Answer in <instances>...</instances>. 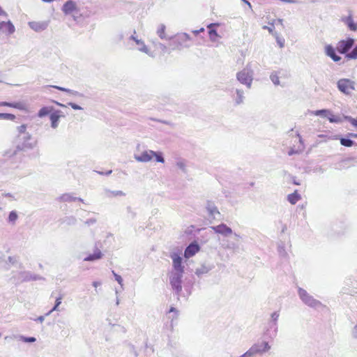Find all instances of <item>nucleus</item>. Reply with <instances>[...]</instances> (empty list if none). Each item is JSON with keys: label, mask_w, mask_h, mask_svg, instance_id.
<instances>
[{"label": "nucleus", "mask_w": 357, "mask_h": 357, "mask_svg": "<svg viewBox=\"0 0 357 357\" xmlns=\"http://www.w3.org/2000/svg\"><path fill=\"white\" fill-rule=\"evenodd\" d=\"M157 33L161 39H165L167 38L165 25L160 24L157 30Z\"/></svg>", "instance_id": "412c9836"}, {"label": "nucleus", "mask_w": 357, "mask_h": 357, "mask_svg": "<svg viewBox=\"0 0 357 357\" xmlns=\"http://www.w3.org/2000/svg\"><path fill=\"white\" fill-rule=\"evenodd\" d=\"M263 18H265L266 22H267L268 23V22H271V20L273 19V18H271L269 15H264L263 17Z\"/></svg>", "instance_id": "58836bf2"}, {"label": "nucleus", "mask_w": 357, "mask_h": 357, "mask_svg": "<svg viewBox=\"0 0 357 357\" xmlns=\"http://www.w3.org/2000/svg\"><path fill=\"white\" fill-rule=\"evenodd\" d=\"M0 106H6L9 107L15 108L20 110H26V106L22 102H0Z\"/></svg>", "instance_id": "ddd939ff"}, {"label": "nucleus", "mask_w": 357, "mask_h": 357, "mask_svg": "<svg viewBox=\"0 0 357 357\" xmlns=\"http://www.w3.org/2000/svg\"><path fill=\"white\" fill-rule=\"evenodd\" d=\"M54 87L60 91H66V89L63 87H60V86H54Z\"/></svg>", "instance_id": "c03bdc74"}, {"label": "nucleus", "mask_w": 357, "mask_h": 357, "mask_svg": "<svg viewBox=\"0 0 357 357\" xmlns=\"http://www.w3.org/2000/svg\"><path fill=\"white\" fill-rule=\"evenodd\" d=\"M213 229L215 233L221 234L225 236H229L232 233L231 229L225 224H221L216 227H213Z\"/></svg>", "instance_id": "9d476101"}, {"label": "nucleus", "mask_w": 357, "mask_h": 357, "mask_svg": "<svg viewBox=\"0 0 357 357\" xmlns=\"http://www.w3.org/2000/svg\"><path fill=\"white\" fill-rule=\"evenodd\" d=\"M7 26H8L10 33H13L15 30L14 26L10 23H8Z\"/></svg>", "instance_id": "c9c22d12"}, {"label": "nucleus", "mask_w": 357, "mask_h": 357, "mask_svg": "<svg viewBox=\"0 0 357 357\" xmlns=\"http://www.w3.org/2000/svg\"><path fill=\"white\" fill-rule=\"evenodd\" d=\"M270 349L268 344L266 342H263L260 345L255 344L252 347L248 352H246L242 357H246L248 355L252 354L261 353L268 351Z\"/></svg>", "instance_id": "423d86ee"}, {"label": "nucleus", "mask_w": 357, "mask_h": 357, "mask_svg": "<svg viewBox=\"0 0 357 357\" xmlns=\"http://www.w3.org/2000/svg\"><path fill=\"white\" fill-rule=\"evenodd\" d=\"M199 250V246L197 243H191L186 248L184 256L185 258H190L198 252Z\"/></svg>", "instance_id": "1a4fd4ad"}, {"label": "nucleus", "mask_w": 357, "mask_h": 357, "mask_svg": "<svg viewBox=\"0 0 357 357\" xmlns=\"http://www.w3.org/2000/svg\"><path fill=\"white\" fill-rule=\"evenodd\" d=\"M61 299H62L61 297H59V298H56L55 306L54 307L52 310H57V307L61 303Z\"/></svg>", "instance_id": "2f4dec72"}, {"label": "nucleus", "mask_w": 357, "mask_h": 357, "mask_svg": "<svg viewBox=\"0 0 357 357\" xmlns=\"http://www.w3.org/2000/svg\"><path fill=\"white\" fill-rule=\"evenodd\" d=\"M3 113H0V118L2 119Z\"/></svg>", "instance_id": "603ef678"}, {"label": "nucleus", "mask_w": 357, "mask_h": 357, "mask_svg": "<svg viewBox=\"0 0 357 357\" xmlns=\"http://www.w3.org/2000/svg\"><path fill=\"white\" fill-rule=\"evenodd\" d=\"M3 13V10H2V8L0 7V15H1Z\"/></svg>", "instance_id": "3c124183"}, {"label": "nucleus", "mask_w": 357, "mask_h": 357, "mask_svg": "<svg viewBox=\"0 0 357 357\" xmlns=\"http://www.w3.org/2000/svg\"><path fill=\"white\" fill-rule=\"evenodd\" d=\"M17 218L18 216L17 213L15 211H11L8 216V220L12 223H14L17 220Z\"/></svg>", "instance_id": "393cba45"}, {"label": "nucleus", "mask_w": 357, "mask_h": 357, "mask_svg": "<svg viewBox=\"0 0 357 357\" xmlns=\"http://www.w3.org/2000/svg\"><path fill=\"white\" fill-rule=\"evenodd\" d=\"M278 316H279V315H278L277 313H275H275H273V314H272V317H273L275 320H276V319H277V318L278 317Z\"/></svg>", "instance_id": "37998d69"}, {"label": "nucleus", "mask_w": 357, "mask_h": 357, "mask_svg": "<svg viewBox=\"0 0 357 357\" xmlns=\"http://www.w3.org/2000/svg\"><path fill=\"white\" fill-rule=\"evenodd\" d=\"M328 113H329V111L327 109H320V110H317V111L314 112V114L316 116H320V115L326 116V114H328Z\"/></svg>", "instance_id": "c85d7f7f"}, {"label": "nucleus", "mask_w": 357, "mask_h": 357, "mask_svg": "<svg viewBox=\"0 0 357 357\" xmlns=\"http://www.w3.org/2000/svg\"><path fill=\"white\" fill-rule=\"evenodd\" d=\"M355 82L347 78L340 79L337 82L339 91L347 96L355 90Z\"/></svg>", "instance_id": "f03ea898"}, {"label": "nucleus", "mask_w": 357, "mask_h": 357, "mask_svg": "<svg viewBox=\"0 0 357 357\" xmlns=\"http://www.w3.org/2000/svg\"><path fill=\"white\" fill-rule=\"evenodd\" d=\"M190 37L185 33H178L169 38V47L172 50H181L189 46Z\"/></svg>", "instance_id": "f257e3e1"}, {"label": "nucleus", "mask_w": 357, "mask_h": 357, "mask_svg": "<svg viewBox=\"0 0 357 357\" xmlns=\"http://www.w3.org/2000/svg\"><path fill=\"white\" fill-rule=\"evenodd\" d=\"M153 154H155L153 151H145L139 155L135 156V159L139 162H149L153 158Z\"/></svg>", "instance_id": "9b49d317"}, {"label": "nucleus", "mask_w": 357, "mask_h": 357, "mask_svg": "<svg viewBox=\"0 0 357 357\" xmlns=\"http://www.w3.org/2000/svg\"><path fill=\"white\" fill-rule=\"evenodd\" d=\"M318 137L324 138L326 140L330 139V137L327 135H319Z\"/></svg>", "instance_id": "79ce46f5"}, {"label": "nucleus", "mask_w": 357, "mask_h": 357, "mask_svg": "<svg viewBox=\"0 0 357 357\" xmlns=\"http://www.w3.org/2000/svg\"><path fill=\"white\" fill-rule=\"evenodd\" d=\"M26 128V126H25V125H22V126H20L18 128V130H19V131H20V132H25Z\"/></svg>", "instance_id": "e433bc0d"}, {"label": "nucleus", "mask_w": 357, "mask_h": 357, "mask_svg": "<svg viewBox=\"0 0 357 357\" xmlns=\"http://www.w3.org/2000/svg\"><path fill=\"white\" fill-rule=\"evenodd\" d=\"M113 273H114V277H115L116 280V281H117L120 284H121V283H122V282H123V279H122V278H121L120 275H119L116 274L114 271H113Z\"/></svg>", "instance_id": "72a5a7b5"}, {"label": "nucleus", "mask_w": 357, "mask_h": 357, "mask_svg": "<svg viewBox=\"0 0 357 357\" xmlns=\"http://www.w3.org/2000/svg\"><path fill=\"white\" fill-rule=\"evenodd\" d=\"M218 24L212 23L208 25V28L209 29L208 35L210 39L213 41H216L220 36L218 34L217 31L215 29H213L212 27L218 26Z\"/></svg>", "instance_id": "dca6fc26"}, {"label": "nucleus", "mask_w": 357, "mask_h": 357, "mask_svg": "<svg viewBox=\"0 0 357 357\" xmlns=\"http://www.w3.org/2000/svg\"><path fill=\"white\" fill-rule=\"evenodd\" d=\"M301 195L298 193V191L296 190L293 193L289 194L287 196V200L291 204H295L301 199Z\"/></svg>", "instance_id": "6ab92c4d"}, {"label": "nucleus", "mask_w": 357, "mask_h": 357, "mask_svg": "<svg viewBox=\"0 0 357 357\" xmlns=\"http://www.w3.org/2000/svg\"><path fill=\"white\" fill-rule=\"evenodd\" d=\"M172 259L173 260L174 268L177 271V273H183L184 271V268L182 266L181 257L176 254H174L172 255Z\"/></svg>", "instance_id": "6e6552de"}, {"label": "nucleus", "mask_w": 357, "mask_h": 357, "mask_svg": "<svg viewBox=\"0 0 357 357\" xmlns=\"http://www.w3.org/2000/svg\"><path fill=\"white\" fill-rule=\"evenodd\" d=\"M76 9V4L74 1L70 0L66 1L63 6V11L66 14H69Z\"/></svg>", "instance_id": "2eb2a0df"}, {"label": "nucleus", "mask_w": 357, "mask_h": 357, "mask_svg": "<svg viewBox=\"0 0 357 357\" xmlns=\"http://www.w3.org/2000/svg\"><path fill=\"white\" fill-rule=\"evenodd\" d=\"M326 53L334 61H339L341 59L340 56L335 54V50L331 45H327L326 47Z\"/></svg>", "instance_id": "f3484780"}, {"label": "nucleus", "mask_w": 357, "mask_h": 357, "mask_svg": "<svg viewBox=\"0 0 357 357\" xmlns=\"http://www.w3.org/2000/svg\"><path fill=\"white\" fill-rule=\"evenodd\" d=\"M102 257V252L100 251V249L96 248L94 250V252L93 254L89 255L86 257L84 258V260L86 261H91L100 259Z\"/></svg>", "instance_id": "4468645a"}, {"label": "nucleus", "mask_w": 357, "mask_h": 357, "mask_svg": "<svg viewBox=\"0 0 357 357\" xmlns=\"http://www.w3.org/2000/svg\"><path fill=\"white\" fill-rule=\"evenodd\" d=\"M72 107H73V108H74V109H79V108L78 106H77V105H72Z\"/></svg>", "instance_id": "49530a36"}, {"label": "nucleus", "mask_w": 357, "mask_h": 357, "mask_svg": "<svg viewBox=\"0 0 357 357\" xmlns=\"http://www.w3.org/2000/svg\"><path fill=\"white\" fill-rule=\"evenodd\" d=\"M271 79L275 85H278L280 84L279 77L276 73L272 74L271 75Z\"/></svg>", "instance_id": "cd10ccee"}, {"label": "nucleus", "mask_w": 357, "mask_h": 357, "mask_svg": "<svg viewBox=\"0 0 357 357\" xmlns=\"http://www.w3.org/2000/svg\"><path fill=\"white\" fill-rule=\"evenodd\" d=\"M276 21H278L280 22H282L281 20H276L275 18H273L271 20V22H268L269 26L264 25V26H263L262 28L264 29H267L271 34L275 36L276 33H274V29H275L274 24H275Z\"/></svg>", "instance_id": "aec40b11"}, {"label": "nucleus", "mask_w": 357, "mask_h": 357, "mask_svg": "<svg viewBox=\"0 0 357 357\" xmlns=\"http://www.w3.org/2000/svg\"><path fill=\"white\" fill-rule=\"evenodd\" d=\"M345 119L357 128V119L352 118L351 116H345Z\"/></svg>", "instance_id": "bb28decb"}, {"label": "nucleus", "mask_w": 357, "mask_h": 357, "mask_svg": "<svg viewBox=\"0 0 357 357\" xmlns=\"http://www.w3.org/2000/svg\"><path fill=\"white\" fill-rule=\"evenodd\" d=\"M1 336V334L0 333V337Z\"/></svg>", "instance_id": "5fc2aeb1"}, {"label": "nucleus", "mask_w": 357, "mask_h": 357, "mask_svg": "<svg viewBox=\"0 0 357 357\" xmlns=\"http://www.w3.org/2000/svg\"><path fill=\"white\" fill-rule=\"evenodd\" d=\"M24 341L27 342H34L36 341L35 337H24Z\"/></svg>", "instance_id": "f704fd0d"}, {"label": "nucleus", "mask_w": 357, "mask_h": 357, "mask_svg": "<svg viewBox=\"0 0 357 357\" xmlns=\"http://www.w3.org/2000/svg\"><path fill=\"white\" fill-rule=\"evenodd\" d=\"M328 120L331 123H333V122H337V119H336L333 115H331V116L328 117Z\"/></svg>", "instance_id": "4c0bfd02"}, {"label": "nucleus", "mask_w": 357, "mask_h": 357, "mask_svg": "<svg viewBox=\"0 0 357 357\" xmlns=\"http://www.w3.org/2000/svg\"><path fill=\"white\" fill-rule=\"evenodd\" d=\"M153 157L155 158V160L157 162H162V163L165 162L163 157L159 153L155 152V154H153Z\"/></svg>", "instance_id": "c756f323"}, {"label": "nucleus", "mask_w": 357, "mask_h": 357, "mask_svg": "<svg viewBox=\"0 0 357 357\" xmlns=\"http://www.w3.org/2000/svg\"><path fill=\"white\" fill-rule=\"evenodd\" d=\"M2 119H6V120L14 121L16 119V117L13 114L3 113Z\"/></svg>", "instance_id": "a878e982"}, {"label": "nucleus", "mask_w": 357, "mask_h": 357, "mask_svg": "<svg viewBox=\"0 0 357 357\" xmlns=\"http://www.w3.org/2000/svg\"><path fill=\"white\" fill-rule=\"evenodd\" d=\"M340 142L341 145L346 147H351L354 145V142L350 139L341 138Z\"/></svg>", "instance_id": "4be33fe9"}, {"label": "nucleus", "mask_w": 357, "mask_h": 357, "mask_svg": "<svg viewBox=\"0 0 357 357\" xmlns=\"http://www.w3.org/2000/svg\"><path fill=\"white\" fill-rule=\"evenodd\" d=\"M236 77L241 83L250 87L252 79L251 73L248 70L243 69L237 73Z\"/></svg>", "instance_id": "20e7f679"}, {"label": "nucleus", "mask_w": 357, "mask_h": 357, "mask_svg": "<svg viewBox=\"0 0 357 357\" xmlns=\"http://www.w3.org/2000/svg\"><path fill=\"white\" fill-rule=\"evenodd\" d=\"M276 41L280 48H282L284 46L285 40L284 38L280 37L278 36L277 34L275 35Z\"/></svg>", "instance_id": "b1692460"}, {"label": "nucleus", "mask_w": 357, "mask_h": 357, "mask_svg": "<svg viewBox=\"0 0 357 357\" xmlns=\"http://www.w3.org/2000/svg\"><path fill=\"white\" fill-rule=\"evenodd\" d=\"M93 285H94L95 287H96V286H97V282H94V283H93Z\"/></svg>", "instance_id": "864d4df0"}, {"label": "nucleus", "mask_w": 357, "mask_h": 357, "mask_svg": "<svg viewBox=\"0 0 357 357\" xmlns=\"http://www.w3.org/2000/svg\"><path fill=\"white\" fill-rule=\"evenodd\" d=\"M176 312V309L173 307H172L170 309H169V312Z\"/></svg>", "instance_id": "a18cd8bd"}, {"label": "nucleus", "mask_w": 357, "mask_h": 357, "mask_svg": "<svg viewBox=\"0 0 357 357\" xmlns=\"http://www.w3.org/2000/svg\"><path fill=\"white\" fill-rule=\"evenodd\" d=\"M346 57L349 59H357V45L354 48V50L350 53L346 54Z\"/></svg>", "instance_id": "5701e85b"}, {"label": "nucleus", "mask_w": 357, "mask_h": 357, "mask_svg": "<svg viewBox=\"0 0 357 357\" xmlns=\"http://www.w3.org/2000/svg\"><path fill=\"white\" fill-rule=\"evenodd\" d=\"M55 109L53 107H42L38 113V116L40 118L44 117L47 115H52L54 113Z\"/></svg>", "instance_id": "a211bd4d"}, {"label": "nucleus", "mask_w": 357, "mask_h": 357, "mask_svg": "<svg viewBox=\"0 0 357 357\" xmlns=\"http://www.w3.org/2000/svg\"><path fill=\"white\" fill-rule=\"evenodd\" d=\"M204 29L203 28H202L199 31H195V32L196 33H199V31H204Z\"/></svg>", "instance_id": "09e8293b"}, {"label": "nucleus", "mask_w": 357, "mask_h": 357, "mask_svg": "<svg viewBox=\"0 0 357 357\" xmlns=\"http://www.w3.org/2000/svg\"><path fill=\"white\" fill-rule=\"evenodd\" d=\"M354 40L348 38L346 40H342L337 44V50L341 54L347 53L354 45Z\"/></svg>", "instance_id": "7ed1b4c3"}, {"label": "nucleus", "mask_w": 357, "mask_h": 357, "mask_svg": "<svg viewBox=\"0 0 357 357\" xmlns=\"http://www.w3.org/2000/svg\"><path fill=\"white\" fill-rule=\"evenodd\" d=\"M238 99L236 100V102L238 104L242 102L243 101V94L239 91H237Z\"/></svg>", "instance_id": "473e14b6"}, {"label": "nucleus", "mask_w": 357, "mask_h": 357, "mask_svg": "<svg viewBox=\"0 0 357 357\" xmlns=\"http://www.w3.org/2000/svg\"><path fill=\"white\" fill-rule=\"evenodd\" d=\"M298 293L302 301L307 305L312 307H315L319 304V302L310 296L305 290L300 289Z\"/></svg>", "instance_id": "39448f33"}, {"label": "nucleus", "mask_w": 357, "mask_h": 357, "mask_svg": "<svg viewBox=\"0 0 357 357\" xmlns=\"http://www.w3.org/2000/svg\"><path fill=\"white\" fill-rule=\"evenodd\" d=\"M63 116L62 112L59 110H55L54 113L50 115V119L51 121V126L53 128L58 127L59 121L61 117Z\"/></svg>", "instance_id": "f8f14e48"}, {"label": "nucleus", "mask_w": 357, "mask_h": 357, "mask_svg": "<svg viewBox=\"0 0 357 357\" xmlns=\"http://www.w3.org/2000/svg\"><path fill=\"white\" fill-rule=\"evenodd\" d=\"M43 1H45V2H52L54 0H43Z\"/></svg>", "instance_id": "8fccbe9b"}, {"label": "nucleus", "mask_w": 357, "mask_h": 357, "mask_svg": "<svg viewBox=\"0 0 357 357\" xmlns=\"http://www.w3.org/2000/svg\"><path fill=\"white\" fill-rule=\"evenodd\" d=\"M245 1L246 3V5H248L250 7H251V4L250 2H248V1H245Z\"/></svg>", "instance_id": "de8ad7c7"}, {"label": "nucleus", "mask_w": 357, "mask_h": 357, "mask_svg": "<svg viewBox=\"0 0 357 357\" xmlns=\"http://www.w3.org/2000/svg\"><path fill=\"white\" fill-rule=\"evenodd\" d=\"M347 136L349 137L357 138V133L349 132L348 133Z\"/></svg>", "instance_id": "ea45409f"}, {"label": "nucleus", "mask_w": 357, "mask_h": 357, "mask_svg": "<svg viewBox=\"0 0 357 357\" xmlns=\"http://www.w3.org/2000/svg\"><path fill=\"white\" fill-rule=\"evenodd\" d=\"M348 26L351 31H356L357 29V26L353 21L349 22Z\"/></svg>", "instance_id": "7c9ffc66"}, {"label": "nucleus", "mask_w": 357, "mask_h": 357, "mask_svg": "<svg viewBox=\"0 0 357 357\" xmlns=\"http://www.w3.org/2000/svg\"><path fill=\"white\" fill-rule=\"evenodd\" d=\"M353 335L355 337H357V324L354 328Z\"/></svg>", "instance_id": "a19ab883"}, {"label": "nucleus", "mask_w": 357, "mask_h": 357, "mask_svg": "<svg viewBox=\"0 0 357 357\" xmlns=\"http://www.w3.org/2000/svg\"><path fill=\"white\" fill-rule=\"evenodd\" d=\"M182 274L183 273H176L170 278L171 285L177 291H180L181 290Z\"/></svg>", "instance_id": "0eeeda50"}]
</instances>
